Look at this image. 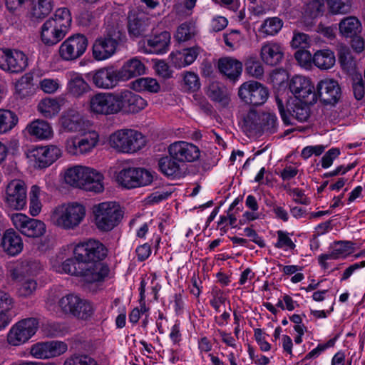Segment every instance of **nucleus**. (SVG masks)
<instances>
[{"label": "nucleus", "mask_w": 365, "mask_h": 365, "mask_svg": "<svg viewBox=\"0 0 365 365\" xmlns=\"http://www.w3.org/2000/svg\"><path fill=\"white\" fill-rule=\"evenodd\" d=\"M89 108L96 115H109L119 113L118 91L100 92L93 95L89 100Z\"/></svg>", "instance_id": "nucleus-8"}, {"label": "nucleus", "mask_w": 365, "mask_h": 365, "mask_svg": "<svg viewBox=\"0 0 365 365\" xmlns=\"http://www.w3.org/2000/svg\"><path fill=\"white\" fill-rule=\"evenodd\" d=\"M28 133L40 140L50 139L53 136V129L49 123L37 119L27 125Z\"/></svg>", "instance_id": "nucleus-32"}, {"label": "nucleus", "mask_w": 365, "mask_h": 365, "mask_svg": "<svg viewBox=\"0 0 365 365\" xmlns=\"http://www.w3.org/2000/svg\"><path fill=\"white\" fill-rule=\"evenodd\" d=\"M79 302V297L73 294H69L63 297H61L58 301V307L61 308V310L64 314H73V309L76 307H78V303Z\"/></svg>", "instance_id": "nucleus-49"}, {"label": "nucleus", "mask_w": 365, "mask_h": 365, "mask_svg": "<svg viewBox=\"0 0 365 365\" xmlns=\"http://www.w3.org/2000/svg\"><path fill=\"white\" fill-rule=\"evenodd\" d=\"M289 88L298 101L309 104H314L317 102V93L309 78L302 76H295L291 79Z\"/></svg>", "instance_id": "nucleus-17"}, {"label": "nucleus", "mask_w": 365, "mask_h": 365, "mask_svg": "<svg viewBox=\"0 0 365 365\" xmlns=\"http://www.w3.org/2000/svg\"><path fill=\"white\" fill-rule=\"evenodd\" d=\"M228 21L225 17L217 16L214 18L210 24V29L213 32L222 31L227 26Z\"/></svg>", "instance_id": "nucleus-64"}, {"label": "nucleus", "mask_w": 365, "mask_h": 365, "mask_svg": "<svg viewBox=\"0 0 365 365\" xmlns=\"http://www.w3.org/2000/svg\"><path fill=\"white\" fill-rule=\"evenodd\" d=\"M0 247L9 256H16L24 248V243L20 235L13 229H7L3 232Z\"/></svg>", "instance_id": "nucleus-27"}, {"label": "nucleus", "mask_w": 365, "mask_h": 365, "mask_svg": "<svg viewBox=\"0 0 365 365\" xmlns=\"http://www.w3.org/2000/svg\"><path fill=\"white\" fill-rule=\"evenodd\" d=\"M310 41L311 39L307 34L301 32H294L291 41V46L294 48H300L302 49L308 47Z\"/></svg>", "instance_id": "nucleus-56"}, {"label": "nucleus", "mask_w": 365, "mask_h": 365, "mask_svg": "<svg viewBox=\"0 0 365 365\" xmlns=\"http://www.w3.org/2000/svg\"><path fill=\"white\" fill-rule=\"evenodd\" d=\"M269 95V90L266 86L254 81L245 82L238 91V96L242 101L255 106L264 104Z\"/></svg>", "instance_id": "nucleus-13"}, {"label": "nucleus", "mask_w": 365, "mask_h": 365, "mask_svg": "<svg viewBox=\"0 0 365 365\" xmlns=\"http://www.w3.org/2000/svg\"><path fill=\"white\" fill-rule=\"evenodd\" d=\"M78 307L73 309V316L81 319H87L93 314V307L90 302L79 297Z\"/></svg>", "instance_id": "nucleus-50"}, {"label": "nucleus", "mask_w": 365, "mask_h": 365, "mask_svg": "<svg viewBox=\"0 0 365 365\" xmlns=\"http://www.w3.org/2000/svg\"><path fill=\"white\" fill-rule=\"evenodd\" d=\"M28 66V57L21 51L0 48V68L9 73L24 72Z\"/></svg>", "instance_id": "nucleus-10"}, {"label": "nucleus", "mask_w": 365, "mask_h": 365, "mask_svg": "<svg viewBox=\"0 0 365 365\" xmlns=\"http://www.w3.org/2000/svg\"><path fill=\"white\" fill-rule=\"evenodd\" d=\"M11 220L16 229L28 237H40L46 232V225L42 221L30 218L26 215L14 214Z\"/></svg>", "instance_id": "nucleus-16"}, {"label": "nucleus", "mask_w": 365, "mask_h": 365, "mask_svg": "<svg viewBox=\"0 0 365 365\" xmlns=\"http://www.w3.org/2000/svg\"><path fill=\"white\" fill-rule=\"evenodd\" d=\"M61 155V150L56 145L36 147L30 152L29 158L34 161L35 168H45L54 163Z\"/></svg>", "instance_id": "nucleus-21"}, {"label": "nucleus", "mask_w": 365, "mask_h": 365, "mask_svg": "<svg viewBox=\"0 0 365 365\" xmlns=\"http://www.w3.org/2000/svg\"><path fill=\"white\" fill-rule=\"evenodd\" d=\"M353 93L356 100H361L365 95V84L361 75H356L352 82Z\"/></svg>", "instance_id": "nucleus-58"}, {"label": "nucleus", "mask_w": 365, "mask_h": 365, "mask_svg": "<svg viewBox=\"0 0 365 365\" xmlns=\"http://www.w3.org/2000/svg\"><path fill=\"white\" fill-rule=\"evenodd\" d=\"M98 141V138L96 133H90L88 136H85L82 139L78 140V147L80 154H86L91 152L97 145Z\"/></svg>", "instance_id": "nucleus-53"}, {"label": "nucleus", "mask_w": 365, "mask_h": 365, "mask_svg": "<svg viewBox=\"0 0 365 365\" xmlns=\"http://www.w3.org/2000/svg\"><path fill=\"white\" fill-rule=\"evenodd\" d=\"M207 95L212 101L218 102L223 106H227L230 103V98L226 93L225 88L221 87L218 83L210 84Z\"/></svg>", "instance_id": "nucleus-42"}, {"label": "nucleus", "mask_w": 365, "mask_h": 365, "mask_svg": "<svg viewBox=\"0 0 365 365\" xmlns=\"http://www.w3.org/2000/svg\"><path fill=\"white\" fill-rule=\"evenodd\" d=\"M277 234V242L275 244V247L281 249H289L294 250L295 248V244L292 242L290 237L288 236V233L278 230Z\"/></svg>", "instance_id": "nucleus-57"}, {"label": "nucleus", "mask_w": 365, "mask_h": 365, "mask_svg": "<svg viewBox=\"0 0 365 365\" xmlns=\"http://www.w3.org/2000/svg\"><path fill=\"white\" fill-rule=\"evenodd\" d=\"M284 22L279 17H269L264 21L260 30L267 35L274 36L279 32Z\"/></svg>", "instance_id": "nucleus-46"}, {"label": "nucleus", "mask_w": 365, "mask_h": 365, "mask_svg": "<svg viewBox=\"0 0 365 365\" xmlns=\"http://www.w3.org/2000/svg\"><path fill=\"white\" fill-rule=\"evenodd\" d=\"M63 272L79 277L86 283H95L103 282L101 280V274H96L91 269L83 258L78 257L77 250L74 247L73 257L66 259L61 264Z\"/></svg>", "instance_id": "nucleus-7"}, {"label": "nucleus", "mask_w": 365, "mask_h": 365, "mask_svg": "<svg viewBox=\"0 0 365 365\" xmlns=\"http://www.w3.org/2000/svg\"><path fill=\"white\" fill-rule=\"evenodd\" d=\"M17 123L18 117L15 113L9 110L0 109V134L12 130Z\"/></svg>", "instance_id": "nucleus-43"}, {"label": "nucleus", "mask_w": 365, "mask_h": 365, "mask_svg": "<svg viewBox=\"0 0 365 365\" xmlns=\"http://www.w3.org/2000/svg\"><path fill=\"white\" fill-rule=\"evenodd\" d=\"M31 2V17L32 20H41L53 9V0H29Z\"/></svg>", "instance_id": "nucleus-36"}, {"label": "nucleus", "mask_w": 365, "mask_h": 365, "mask_svg": "<svg viewBox=\"0 0 365 365\" xmlns=\"http://www.w3.org/2000/svg\"><path fill=\"white\" fill-rule=\"evenodd\" d=\"M130 84L131 88L137 92L157 93L160 90V86L157 80L150 77L137 78Z\"/></svg>", "instance_id": "nucleus-38"}, {"label": "nucleus", "mask_w": 365, "mask_h": 365, "mask_svg": "<svg viewBox=\"0 0 365 365\" xmlns=\"http://www.w3.org/2000/svg\"><path fill=\"white\" fill-rule=\"evenodd\" d=\"M68 93L74 97L79 98L91 91V86L79 74H73L67 86Z\"/></svg>", "instance_id": "nucleus-37"}, {"label": "nucleus", "mask_w": 365, "mask_h": 365, "mask_svg": "<svg viewBox=\"0 0 365 365\" xmlns=\"http://www.w3.org/2000/svg\"><path fill=\"white\" fill-rule=\"evenodd\" d=\"M120 113H137L147 106V101L138 94L128 89L118 91Z\"/></svg>", "instance_id": "nucleus-22"}, {"label": "nucleus", "mask_w": 365, "mask_h": 365, "mask_svg": "<svg viewBox=\"0 0 365 365\" xmlns=\"http://www.w3.org/2000/svg\"><path fill=\"white\" fill-rule=\"evenodd\" d=\"M96 227L108 232L118 226L123 217L124 212L115 202H104L93 207Z\"/></svg>", "instance_id": "nucleus-5"}, {"label": "nucleus", "mask_w": 365, "mask_h": 365, "mask_svg": "<svg viewBox=\"0 0 365 365\" xmlns=\"http://www.w3.org/2000/svg\"><path fill=\"white\" fill-rule=\"evenodd\" d=\"M262 60L267 65L274 66L278 65L284 57L282 46L274 41L265 43L261 48Z\"/></svg>", "instance_id": "nucleus-28"}, {"label": "nucleus", "mask_w": 365, "mask_h": 365, "mask_svg": "<svg viewBox=\"0 0 365 365\" xmlns=\"http://www.w3.org/2000/svg\"><path fill=\"white\" fill-rule=\"evenodd\" d=\"M93 85L98 88L110 89L120 81L116 69L113 67L101 68L89 73Z\"/></svg>", "instance_id": "nucleus-24"}, {"label": "nucleus", "mask_w": 365, "mask_h": 365, "mask_svg": "<svg viewBox=\"0 0 365 365\" xmlns=\"http://www.w3.org/2000/svg\"><path fill=\"white\" fill-rule=\"evenodd\" d=\"M200 52L201 48L195 45L192 47L185 48L182 51L173 52L170 56L172 63L175 67L182 68L192 64Z\"/></svg>", "instance_id": "nucleus-29"}, {"label": "nucleus", "mask_w": 365, "mask_h": 365, "mask_svg": "<svg viewBox=\"0 0 365 365\" xmlns=\"http://www.w3.org/2000/svg\"><path fill=\"white\" fill-rule=\"evenodd\" d=\"M332 14H346L351 12V4L349 0H324Z\"/></svg>", "instance_id": "nucleus-47"}, {"label": "nucleus", "mask_w": 365, "mask_h": 365, "mask_svg": "<svg viewBox=\"0 0 365 365\" xmlns=\"http://www.w3.org/2000/svg\"><path fill=\"white\" fill-rule=\"evenodd\" d=\"M78 257L83 258L86 263L96 274H101V280L104 281L110 272L109 267L103 260L107 256V249L98 240H89L77 244Z\"/></svg>", "instance_id": "nucleus-3"}, {"label": "nucleus", "mask_w": 365, "mask_h": 365, "mask_svg": "<svg viewBox=\"0 0 365 365\" xmlns=\"http://www.w3.org/2000/svg\"><path fill=\"white\" fill-rule=\"evenodd\" d=\"M14 301L8 293L0 291V317L2 320L9 324L11 322L12 317L10 311L13 307Z\"/></svg>", "instance_id": "nucleus-45"}, {"label": "nucleus", "mask_w": 365, "mask_h": 365, "mask_svg": "<svg viewBox=\"0 0 365 365\" xmlns=\"http://www.w3.org/2000/svg\"><path fill=\"white\" fill-rule=\"evenodd\" d=\"M324 0H312L307 4V10L313 17L323 15L326 11Z\"/></svg>", "instance_id": "nucleus-59"}, {"label": "nucleus", "mask_w": 365, "mask_h": 365, "mask_svg": "<svg viewBox=\"0 0 365 365\" xmlns=\"http://www.w3.org/2000/svg\"><path fill=\"white\" fill-rule=\"evenodd\" d=\"M245 66L246 73L252 77L260 78L264 74V68L256 57H249Z\"/></svg>", "instance_id": "nucleus-51"}, {"label": "nucleus", "mask_w": 365, "mask_h": 365, "mask_svg": "<svg viewBox=\"0 0 365 365\" xmlns=\"http://www.w3.org/2000/svg\"><path fill=\"white\" fill-rule=\"evenodd\" d=\"M339 61L344 71L349 73H354L356 63L349 48L341 47L339 51Z\"/></svg>", "instance_id": "nucleus-41"}, {"label": "nucleus", "mask_w": 365, "mask_h": 365, "mask_svg": "<svg viewBox=\"0 0 365 365\" xmlns=\"http://www.w3.org/2000/svg\"><path fill=\"white\" fill-rule=\"evenodd\" d=\"M277 118L274 113L261 112L260 130L274 133L277 130Z\"/></svg>", "instance_id": "nucleus-48"}, {"label": "nucleus", "mask_w": 365, "mask_h": 365, "mask_svg": "<svg viewBox=\"0 0 365 365\" xmlns=\"http://www.w3.org/2000/svg\"><path fill=\"white\" fill-rule=\"evenodd\" d=\"M40 87L46 93H53L58 90L59 84L58 80L44 78L41 81Z\"/></svg>", "instance_id": "nucleus-63"}, {"label": "nucleus", "mask_w": 365, "mask_h": 365, "mask_svg": "<svg viewBox=\"0 0 365 365\" xmlns=\"http://www.w3.org/2000/svg\"><path fill=\"white\" fill-rule=\"evenodd\" d=\"M275 101L282 120L287 125L294 124L292 119L304 123L307 122L310 117L309 103L297 101L290 108L286 109L282 99L279 96H276Z\"/></svg>", "instance_id": "nucleus-11"}, {"label": "nucleus", "mask_w": 365, "mask_h": 365, "mask_svg": "<svg viewBox=\"0 0 365 365\" xmlns=\"http://www.w3.org/2000/svg\"><path fill=\"white\" fill-rule=\"evenodd\" d=\"M38 324V319L35 317L19 321L11 327L7 334L8 343L12 346L24 344L36 334Z\"/></svg>", "instance_id": "nucleus-9"}, {"label": "nucleus", "mask_w": 365, "mask_h": 365, "mask_svg": "<svg viewBox=\"0 0 365 365\" xmlns=\"http://www.w3.org/2000/svg\"><path fill=\"white\" fill-rule=\"evenodd\" d=\"M184 83L185 88L192 92L196 91L200 87L197 75L192 72H187L184 76Z\"/></svg>", "instance_id": "nucleus-60"}, {"label": "nucleus", "mask_w": 365, "mask_h": 365, "mask_svg": "<svg viewBox=\"0 0 365 365\" xmlns=\"http://www.w3.org/2000/svg\"><path fill=\"white\" fill-rule=\"evenodd\" d=\"M89 170L90 168L81 165L71 168L65 173V181L67 184L81 189H100L101 187L98 186V183L96 185V187H91L88 183L86 182L84 178H89Z\"/></svg>", "instance_id": "nucleus-25"}, {"label": "nucleus", "mask_w": 365, "mask_h": 365, "mask_svg": "<svg viewBox=\"0 0 365 365\" xmlns=\"http://www.w3.org/2000/svg\"><path fill=\"white\" fill-rule=\"evenodd\" d=\"M196 34L195 24L191 21H186L178 27L175 38L178 42H185L194 38Z\"/></svg>", "instance_id": "nucleus-40"}, {"label": "nucleus", "mask_w": 365, "mask_h": 365, "mask_svg": "<svg viewBox=\"0 0 365 365\" xmlns=\"http://www.w3.org/2000/svg\"><path fill=\"white\" fill-rule=\"evenodd\" d=\"M340 155V150L337 148L329 149L322 158V166L323 168H329L334 159Z\"/></svg>", "instance_id": "nucleus-62"}, {"label": "nucleus", "mask_w": 365, "mask_h": 365, "mask_svg": "<svg viewBox=\"0 0 365 365\" xmlns=\"http://www.w3.org/2000/svg\"><path fill=\"white\" fill-rule=\"evenodd\" d=\"M244 123L246 127L250 130L259 131L261 125V112L250 110L244 118Z\"/></svg>", "instance_id": "nucleus-54"}, {"label": "nucleus", "mask_w": 365, "mask_h": 365, "mask_svg": "<svg viewBox=\"0 0 365 365\" xmlns=\"http://www.w3.org/2000/svg\"><path fill=\"white\" fill-rule=\"evenodd\" d=\"M118 71L120 81H125L145 73V65L137 58L127 61Z\"/></svg>", "instance_id": "nucleus-30"}, {"label": "nucleus", "mask_w": 365, "mask_h": 365, "mask_svg": "<svg viewBox=\"0 0 365 365\" xmlns=\"http://www.w3.org/2000/svg\"><path fill=\"white\" fill-rule=\"evenodd\" d=\"M168 153L179 163H191L199 158L200 151L192 143L178 141L169 145Z\"/></svg>", "instance_id": "nucleus-20"}, {"label": "nucleus", "mask_w": 365, "mask_h": 365, "mask_svg": "<svg viewBox=\"0 0 365 365\" xmlns=\"http://www.w3.org/2000/svg\"><path fill=\"white\" fill-rule=\"evenodd\" d=\"M38 110L43 117L51 118L58 112L59 105L56 100L46 98L39 102Z\"/></svg>", "instance_id": "nucleus-44"}, {"label": "nucleus", "mask_w": 365, "mask_h": 365, "mask_svg": "<svg viewBox=\"0 0 365 365\" xmlns=\"http://www.w3.org/2000/svg\"><path fill=\"white\" fill-rule=\"evenodd\" d=\"M217 66L221 73L233 81L240 77L242 71V63L230 57L219 59Z\"/></svg>", "instance_id": "nucleus-31"}, {"label": "nucleus", "mask_w": 365, "mask_h": 365, "mask_svg": "<svg viewBox=\"0 0 365 365\" xmlns=\"http://www.w3.org/2000/svg\"><path fill=\"white\" fill-rule=\"evenodd\" d=\"M158 168L165 176L171 178L180 177L182 173L180 163L175 160L170 154L168 156H164L159 159Z\"/></svg>", "instance_id": "nucleus-34"}, {"label": "nucleus", "mask_w": 365, "mask_h": 365, "mask_svg": "<svg viewBox=\"0 0 365 365\" xmlns=\"http://www.w3.org/2000/svg\"><path fill=\"white\" fill-rule=\"evenodd\" d=\"M125 31L118 23L117 16H106L104 31L94 41L92 46V55L96 61L110 58L127 43Z\"/></svg>", "instance_id": "nucleus-1"}, {"label": "nucleus", "mask_w": 365, "mask_h": 365, "mask_svg": "<svg viewBox=\"0 0 365 365\" xmlns=\"http://www.w3.org/2000/svg\"><path fill=\"white\" fill-rule=\"evenodd\" d=\"M86 215L85 207L77 202L57 207L52 215L55 224L66 230L74 229Z\"/></svg>", "instance_id": "nucleus-6"}, {"label": "nucleus", "mask_w": 365, "mask_h": 365, "mask_svg": "<svg viewBox=\"0 0 365 365\" xmlns=\"http://www.w3.org/2000/svg\"><path fill=\"white\" fill-rule=\"evenodd\" d=\"M313 63L320 69L327 70L335 63V56L329 49L319 50L313 55Z\"/></svg>", "instance_id": "nucleus-39"}, {"label": "nucleus", "mask_w": 365, "mask_h": 365, "mask_svg": "<svg viewBox=\"0 0 365 365\" xmlns=\"http://www.w3.org/2000/svg\"><path fill=\"white\" fill-rule=\"evenodd\" d=\"M294 58L300 66L309 67L313 62V56L309 51L304 48L299 49L294 53Z\"/></svg>", "instance_id": "nucleus-61"}, {"label": "nucleus", "mask_w": 365, "mask_h": 365, "mask_svg": "<svg viewBox=\"0 0 365 365\" xmlns=\"http://www.w3.org/2000/svg\"><path fill=\"white\" fill-rule=\"evenodd\" d=\"M72 17L68 9L59 8L53 16L41 26V39L46 46H53L60 42L68 32Z\"/></svg>", "instance_id": "nucleus-2"}, {"label": "nucleus", "mask_w": 365, "mask_h": 365, "mask_svg": "<svg viewBox=\"0 0 365 365\" xmlns=\"http://www.w3.org/2000/svg\"><path fill=\"white\" fill-rule=\"evenodd\" d=\"M67 349L68 346L65 342L51 341L34 344L31 349V354L37 359H49L64 354Z\"/></svg>", "instance_id": "nucleus-23"}, {"label": "nucleus", "mask_w": 365, "mask_h": 365, "mask_svg": "<svg viewBox=\"0 0 365 365\" xmlns=\"http://www.w3.org/2000/svg\"><path fill=\"white\" fill-rule=\"evenodd\" d=\"M109 143L119 153H133L142 149L146 143L144 135L133 129H121L110 135Z\"/></svg>", "instance_id": "nucleus-4"}, {"label": "nucleus", "mask_w": 365, "mask_h": 365, "mask_svg": "<svg viewBox=\"0 0 365 365\" xmlns=\"http://www.w3.org/2000/svg\"><path fill=\"white\" fill-rule=\"evenodd\" d=\"M153 179L149 171L140 168L123 169L116 178L117 182L127 189L146 186L152 182Z\"/></svg>", "instance_id": "nucleus-12"}, {"label": "nucleus", "mask_w": 365, "mask_h": 365, "mask_svg": "<svg viewBox=\"0 0 365 365\" xmlns=\"http://www.w3.org/2000/svg\"><path fill=\"white\" fill-rule=\"evenodd\" d=\"M147 46L145 41L143 42L141 46L143 52L145 53H164L169 48L170 43V34L168 31H162L158 35H155L147 39Z\"/></svg>", "instance_id": "nucleus-26"}, {"label": "nucleus", "mask_w": 365, "mask_h": 365, "mask_svg": "<svg viewBox=\"0 0 365 365\" xmlns=\"http://www.w3.org/2000/svg\"><path fill=\"white\" fill-rule=\"evenodd\" d=\"M89 172H90L89 178H88V179L84 178L86 180H85L86 182L88 183L91 187H93V186L96 187V185L98 183V186H101V187H100V189H98V190H96V188L83 189V190H86V191L93 192L95 193H100V192H103L104 190V185H103V182L104 178H103V174L101 173L100 172L97 171L96 170L91 168H90Z\"/></svg>", "instance_id": "nucleus-52"}, {"label": "nucleus", "mask_w": 365, "mask_h": 365, "mask_svg": "<svg viewBox=\"0 0 365 365\" xmlns=\"http://www.w3.org/2000/svg\"><path fill=\"white\" fill-rule=\"evenodd\" d=\"M63 365H98L96 360L87 355L74 354L67 358Z\"/></svg>", "instance_id": "nucleus-55"}, {"label": "nucleus", "mask_w": 365, "mask_h": 365, "mask_svg": "<svg viewBox=\"0 0 365 365\" xmlns=\"http://www.w3.org/2000/svg\"><path fill=\"white\" fill-rule=\"evenodd\" d=\"M317 98L325 105H335L341 96V87L337 81L331 78L321 80L317 86Z\"/></svg>", "instance_id": "nucleus-19"}, {"label": "nucleus", "mask_w": 365, "mask_h": 365, "mask_svg": "<svg viewBox=\"0 0 365 365\" xmlns=\"http://www.w3.org/2000/svg\"><path fill=\"white\" fill-rule=\"evenodd\" d=\"M88 38L81 34H76L66 38L60 46L59 55L65 61H73L80 58L86 51Z\"/></svg>", "instance_id": "nucleus-14"}, {"label": "nucleus", "mask_w": 365, "mask_h": 365, "mask_svg": "<svg viewBox=\"0 0 365 365\" xmlns=\"http://www.w3.org/2000/svg\"><path fill=\"white\" fill-rule=\"evenodd\" d=\"M61 125L66 131L78 132L82 130L83 121L78 112L69 110L61 116Z\"/></svg>", "instance_id": "nucleus-35"}, {"label": "nucleus", "mask_w": 365, "mask_h": 365, "mask_svg": "<svg viewBox=\"0 0 365 365\" xmlns=\"http://www.w3.org/2000/svg\"><path fill=\"white\" fill-rule=\"evenodd\" d=\"M339 30L342 36L350 38L359 34L361 32L362 26L356 17L350 16L341 20L339 24Z\"/></svg>", "instance_id": "nucleus-33"}, {"label": "nucleus", "mask_w": 365, "mask_h": 365, "mask_svg": "<svg viewBox=\"0 0 365 365\" xmlns=\"http://www.w3.org/2000/svg\"><path fill=\"white\" fill-rule=\"evenodd\" d=\"M127 19L128 33L132 40L145 37L152 29L151 19L144 12L130 11Z\"/></svg>", "instance_id": "nucleus-15"}, {"label": "nucleus", "mask_w": 365, "mask_h": 365, "mask_svg": "<svg viewBox=\"0 0 365 365\" xmlns=\"http://www.w3.org/2000/svg\"><path fill=\"white\" fill-rule=\"evenodd\" d=\"M5 202L11 208L20 210L26 204L25 183L20 180H13L6 186Z\"/></svg>", "instance_id": "nucleus-18"}]
</instances>
